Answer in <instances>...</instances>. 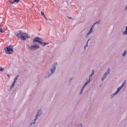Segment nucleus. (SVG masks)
I'll return each instance as SVG.
<instances>
[{"instance_id":"1","label":"nucleus","mask_w":127,"mask_h":127,"mask_svg":"<svg viewBox=\"0 0 127 127\" xmlns=\"http://www.w3.org/2000/svg\"><path fill=\"white\" fill-rule=\"evenodd\" d=\"M16 36L18 38H20L23 41H25V40H26V38H30V37L28 36L27 33L21 31H19L16 33Z\"/></svg>"},{"instance_id":"2","label":"nucleus","mask_w":127,"mask_h":127,"mask_svg":"<svg viewBox=\"0 0 127 127\" xmlns=\"http://www.w3.org/2000/svg\"><path fill=\"white\" fill-rule=\"evenodd\" d=\"M56 66H57V63H55L52 66L51 68H50L46 74V78H48L54 74L55 70H56Z\"/></svg>"},{"instance_id":"3","label":"nucleus","mask_w":127,"mask_h":127,"mask_svg":"<svg viewBox=\"0 0 127 127\" xmlns=\"http://www.w3.org/2000/svg\"><path fill=\"white\" fill-rule=\"evenodd\" d=\"M42 41H43L42 39L38 37H37L33 39V43H35V42H38V43H39L40 44H41V45H42L43 47H44L45 45H47L48 44H49V43H44V42H43Z\"/></svg>"},{"instance_id":"4","label":"nucleus","mask_w":127,"mask_h":127,"mask_svg":"<svg viewBox=\"0 0 127 127\" xmlns=\"http://www.w3.org/2000/svg\"><path fill=\"white\" fill-rule=\"evenodd\" d=\"M94 74H95V70H92L91 74L89 76V80L85 83L84 85L81 88L80 92L79 93L80 95H81V94H82V93H83V89H84V88H85V87H86V86H87V85L88 84V83L91 82V79H92V77H93V76L94 75Z\"/></svg>"},{"instance_id":"5","label":"nucleus","mask_w":127,"mask_h":127,"mask_svg":"<svg viewBox=\"0 0 127 127\" xmlns=\"http://www.w3.org/2000/svg\"><path fill=\"white\" fill-rule=\"evenodd\" d=\"M4 51L6 54L11 55V54L13 53V47L12 46H9L8 47L4 48Z\"/></svg>"},{"instance_id":"6","label":"nucleus","mask_w":127,"mask_h":127,"mask_svg":"<svg viewBox=\"0 0 127 127\" xmlns=\"http://www.w3.org/2000/svg\"><path fill=\"white\" fill-rule=\"evenodd\" d=\"M125 85H126V82H123V84H122V85L120 87L118 88L117 90L115 92V93H114L112 95H111V99H113L114 96L115 95H117L119 93V92H120V91H121V90L122 89V88H124V86H125Z\"/></svg>"},{"instance_id":"7","label":"nucleus","mask_w":127,"mask_h":127,"mask_svg":"<svg viewBox=\"0 0 127 127\" xmlns=\"http://www.w3.org/2000/svg\"><path fill=\"white\" fill-rule=\"evenodd\" d=\"M41 114H42V112L41 111V110H39L38 113H37V115L35 116V119H34V120H33L32 121V122L30 124V127H31V126H32V125H34V124H35L36 120L38 118V117H40V116L41 115Z\"/></svg>"},{"instance_id":"8","label":"nucleus","mask_w":127,"mask_h":127,"mask_svg":"<svg viewBox=\"0 0 127 127\" xmlns=\"http://www.w3.org/2000/svg\"><path fill=\"white\" fill-rule=\"evenodd\" d=\"M40 46H38L37 44H36L35 45H32L30 48V50H36V49H38L40 48Z\"/></svg>"},{"instance_id":"9","label":"nucleus","mask_w":127,"mask_h":127,"mask_svg":"<svg viewBox=\"0 0 127 127\" xmlns=\"http://www.w3.org/2000/svg\"><path fill=\"white\" fill-rule=\"evenodd\" d=\"M109 73H110V68H108L107 72L103 76L102 78V80L104 81V80H105V79L107 78V76H108V75H109Z\"/></svg>"},{"instance_id":"10","label":"nucleus","mask_w":127,"mask_h":127,"mask_svg":"<svg viewBox=\"0 0 127 127\" xmlns=\"http://www.w3.org/2000/svg\"><path fill=\"white\" fill-rule=\"evenodd\" d=\"M93 29H94V27L92 26L90 29V30H89V31L88 32L87 35H89V34H91V33L93 32Z\"/></svg>"},{"instance_id":"11","label":"nucleus","mask_w":127,"mask_h":127,"mask_svg":"<svg viewBox=\"0 0 127 127\" xmlns=\"http://www.w3.org/2000/svg\"><path fill=\"white\" fill-rule=\"evenodd\" d=\"M5 30V29L4 28H0V33H3Z\"/></svg>"},{"instance_id":"12","label":"nucleus","mask_w":127,"mask_h":127,"mask_svg":"<svg viewBox=\"0 0 127 127\" xmlns=\"http://www.w3.org/2000/svg\"><path fill=\"white\" fill-rule=\"evenodd\" d=\"M123 34L124 35H127V26H126V31L123 32Z\"/></svg>"},{"instance_id":"13","label":"nucleus","mask_w":127,"mask_h":127,"mask_svg":"<svg viewBox=\"0 0 127 127\" xmlns=\"http://www.w3.org/2000/svg\"><path fill=\"white\" fill-rule=\"evenodd\" d=\"M15 81H13V83H12L11 86H10V88L11 89V88H12L14 86V85H15Z\"/></svg>"},{"instance_id":"14","label":"nucleus","mask_w":127,"mask_h":127,"mask_svg":"<svg viewBox=\"0 0 127 127\" xmlns=\"http://www.w3.org/2000/svg\"><path fill=\"white\" fill-rule=\"evenodd\" d=\"M126 55H127V51L125 50L124 53L122 54V56H123V57H125Z\"/></svg>"},{"instance_id":"15","label":"nucleus","mask_w":127,"mask_h":127,"mask_svg":"<svg viewBox=\"0 0 127 127\" xmlns=\"http://www.w3.org/2000/svg\"><path fill=\"white\" fill-rule=\"evenodd\" d=\"M89 41H90V39H89L87 42V43H86V45L84 47V49H86V47H87V46H88V42H89Z\"/></svg>"},{"instance_id":"16","label":"nucleus","mask_w":127,"mask_h":127,"mask_svg":"<svg viewBox=\"0 0 127 127\" xmlns=\"http://www.w3.org/2000/svg\"><path fill=\"white\" fill-rule=\"evenodd\" d=\"M19 0H14V2H16L17 3H18V2H19Z\"/></svg>"},{"instance_id":"17","label":"nucleus","mask_w":127,"mask_h":127,"mask_svg":"<svg viewBox=\"0 0 127 127\" xmlns=\"http://www.w3.org/2000/svg\"><path fill=\"white\" fill-rule=\"evenodd\" d=\"M41 13L42 15H43V16H44V17H45V14H44L43 12L41 11Z\"/></svg>"},{"instance_id":"18","label":"nucleus","mask_w":127,"mask_h":127,"mask_svg":"<svg viewBox=\"0 0 127 127\" xmlns=\"http://www.w3.org/2000/svg\"><path fill=\"white\" fill-rule=\"evenodd\" d=\"M3 70H4V69L3 68H0V71L1 72H2V71H3Z\"/></svg>"},{"instance_id":"19","label":"nucleus","mask_w":127,"mask_h":127,"mask_svg":"<svg viewBox=\"0 0 127 127\" xmlns=\"http://www.w3.org/2000/svg\"><path fill=\"white\" fill-rule=\"evenodd\" d=\"M100 22H101V21H98L95 22V24H99V23H100Z\"/></svg>"},{"instance_id":"20","label":"nucleus","mask_w":127,"mask_h":127,"mask_svg":"<svg viewBox=\"0 0 127 127\" xmlns=\"http://www.w3.org/2000/svg\"><path fill=\"white\" fill-rule=\"evenodd\" d=\"M9 2H10V3H14V1H12L11 0H9Z\"/></svg>"},{"instance_id":"21","label":"nucleus","mask_w":127,"mask_h":127,"mask_svg":"<svg viewBox=\"0 0 127 127\" xmlns=\"http://www.w3.org/2000/svg\"><path fill=\"white\" fill-rule=\"evenodd\" d=\"M16 80H17V78H14L13 82H15L16 83Z\"/></svg>"},{"instance_id":"22","label":"nucleus","mask_w":127,"mask_h":127,"mask_svg":"<svg viewBox=\"0 0 127 127\" xmlns=\"http://www.w3.org/2000/svg\"><path fill=\"white\" fill-rule=\"evenodd\" d=\"M7 77H9V76H10V75L7 74Z\"/></svg>"},{"instance_id":"23","label":"nucleus","mask_w":127,"mask_h":127,"mask_svg":"<svg viewBox=\"0 0 127 127\" xmlns=\"http://www.w3.org/2000/svg\"><path fill=\"white\" fill-rule=\"evenodd\" d=\"M17 78H18V76H16V77H15L16 79H17Z\"/></svg>"},{"instance_id":"24","label":"nucleus","mask_w":127,"mask_h":127,"mask_svg":"<svg viewBox=\"0 0 127 127\" xmlns=\"http://www.w3.org/2000/svg\"><path fill=\"white\" fill-rule=\"evenodd\" d=\"M125 9H127V5L126 6Z\"/></svg>"},{"instance_id":"25","label":"nucleus","mask_w":127,"mask_h":127,"mask_svg":"<svg viewBox=\"0 0 127 127\" xmlns=\"http://www.w3.org/2000/svg\"><path fill=\"white\" fill-rule=\"evenodd\" d=\"M45 18H46V20H47V18H46V16H45Z\"/></svg>"},{"instance_id":"26","label":"nucleus","mask_w":127,"mask_h":127,"mask_svg":"<svg viewBox=\"0 0 127 127\" xmlns=\"http://www.w3.org/2000/svg\"><path fill=\"white\" fill-rule=\"evenodd\" d=\"M70 18H72L70 17Z\"/></svg>"}]
</instances>
